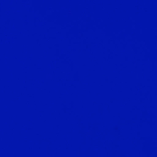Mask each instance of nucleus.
<instances>
[{
  "mask_svg": "<svg viewBox=\"0 0 157 157\" xmlns=\"http://www.w3.org/2000/svg\"><path fill=\"white\" fill-rule=\"evenodd\" d=\"M10 157H11V134H10Z\"/></svg>",
  "mask_w": 157,
  "mask_h": 157,
  "instance_id": "obj_1",
  "label": "nucleus"
}]
</instances>
